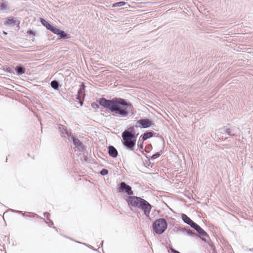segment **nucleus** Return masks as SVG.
<instances>
[{
	"instance_id": "obj_1",
	"label": "nucleus",
	"mask_w": 253,
	"mask_h": 253,
	"mask_svg": "<svg viewBox=\"0 0 253 253\" xmlns=\"http://www.w3.org/2000/svg\"><path fill=\"white\" fill-rule=\"evenodd\" d=\"M98 102L100 106L109 110L115 117L127 118L130 113L132 114L133 106L127 99L120 97L107 99L101 97Z\"/></svg>"
},
{
	"instance_id": "obj_2",
	"label": "nucleus",
	"mask_w": 253,
	"mask_h": 253,
	"mask_svg": "<svg viewBox=\"0 0 253 253\" xmlns=\"http://www.w3.org/2000/svg\"><path fill=\"white\" fill-rule=\"evenodd\" d=\"M154 125L153 121L147 118L137 121L135 126H130L122 133V143L129 151H133L135 147L136 138L138 133H136L134 127L148 128Z\"/></svg>"
},
{
	"instance_id": "obj_3",
	"label": "nucleus",
	"mask_w": 253,
	"mask_h": 253,
	"mask_svg": "<svg viewBox=\"0 0 253 253\" xmlns=\"http://www.w3.org/2000/svg\"><path fill=\"white\" fill-rule=\"evenodd\" d=\"M153 230L158 235L163 234L168 227L167 220L164 218L156 220L152 224Z\"/></svg>"
},
{
	"instance_id": "obj_4",
	"label": "nucleus",
	"mask_w": 253,
	"mask_h": 253,
	"mask_svg": "<svg viewBox=\"0 0 253 253\" xmlns=\"http://www.w3.org/2000/svg\"><path fill=\"white\" fill-rule=\"evenodd\" d=\"M138 205V207L136 208L142 210L144 212V215L146 217H149L152 208V205L148 201L142 198Z\"/></svg>"
},
{
	"instance_id": "obj_5",
	"label": "nucleus",
	"mask_w": 253,
	"mask_h": 253,
	"mask_svg": "<svg viewBox=\"0 0 253 253\" xmlns=\"http://www.w3.org/2000/svg\"><path fill=\"white\" fill-rule=\"evenodd\" d=\"M138 205V207L136 208L142 210L144 212V215L146 217H149L152 208V205L148 201L142 198Z\"/></svg>"
},
{
	"instance_id": "obj_6",
	"label": "nucleus",
	"mask_w": 253,
	"mask_h": 253,
	"mask_svg": "<svg viewBox=\"0 0 253 253\" xmlns=\"http://www.w3.org/2000/svg\"><path fill=\"white\" fill-rule=\"evenodd\" d=\"M138 205V207L136 208L142 210L144 212V215L146 217H149L152 208V205L148 201L142 198Z\"/></svg>"
},
{
	"instance_id": "obj_7",
	"label": "nucleus",
	"mask_w": 253,
	"mask_h": 253,
	"mask_svg": "<svg viewBox=\"0 0 253 253\" xmlns=\"http://www.w3.org/2000/svg\"><path fill=\"white\" fill-rule=\"evenodd\" d=\"M138 205V207L136 208L142 210L144 212V215L146 217H149L152 208V205L148 201L142 198Z\"/></svg>"
},
{
	"instance_id": "obj_8",
	"label": "nucleus",
	"mask_w": 253,
	"mask_h": 253,
	"mask_svg": "<svg viewBox=\"0 0 253 253\" xmlns=\"http://www.w3.org/2000/svg\"><path fill=\"white\" fill-rule=\"evenodd\" d=\"M117 190L118 192L126 193L128 196L133 195V192L132 190L131 187L124 181L120 183L119 186L117 188Z\"/></svg>"
},
{
	"instance_id": "obj_9",
	"label": "nucleus",
	"mask_w": 253,
	"mask_h": 253,
	"mask_svg": "<svg viewBox=\"0 0 253 253\" xmlns=\"http://www.w3.org/2000/svg\"><path fill=\"white\" fill-rule=\"evenodd\" d=\"M141 198L140 197L131 195L130 196H128L126 201L129 206L136 208L138 207L139 202L141 200Z\"/></svg>"
},
{
	"instance_id": "obj_10",
	"label": "nucleus",
	"mask_w": 253,
	"mask_h": 253,
	"mask_svg": "<svg viewBox=\"0 0 253 253\" xmlns=\"http://www.w3.org/2000/svg\"><path fill=\"white\" fill-rule=\"evenodd\" d=\"M221 129L223 130L224 133L231 136H237L239 131V127L236 126H232L231 128H229L227 126H224Z\"/></svg>"
},
{
	"instance_id": "obj_11",
	"label": "nucleus",
	"mask_w": 253,
	"mask_h": 253,
	"mask_svg": "<svg viewBox=\"0 0 253 253\" xmlns=\"http://www.w3.org/2000/svg\"><path fill=\"white\" fill-rule=\"evenodd\" d=\"M191 227L195 230L201 236L207 237L209 239V236L207 232L195 222L193 223V224L192 225Z\"/></svg>"
},
{
	"instance_id": "obj_12",
	"label": "nucleus",
	"mask_w": 253,
	"mask_h": 253,
	"mask_svg": "<svg viewBox=\"0 0 253 253\" xmlns=\"http://www.w3.org/2000/svg\"><path fill=\"white\" fill-rule=\"evenodd\" d=\"M10 10V8L8 1L2 0L1 2H0V11L9 12Z\"/></svg>"
},
{
	"instance_id": "obj_13",
	"label": "nucleus",
	"mask_w": 253,
	"mask_h": 253,
	"mask_svg": "<svg viewBox=\"0 0 253 253\" xmlns=\"http://www.w3.org/2000/svg\"><path fill=\"white\" fill-rule=\"evenodd\" d=\"M71 138H72L73 143L75 147H77L79 150L82 151L84 150V146L80 140L76 138L74 135H72Z\"/></svg>"
},
{
	"instance_id": "obj_14",
	"label": "nucleus",
	"mask_w": 253,
	"mask_h": 253,
	"mask_svg": "<svg viewBox=\"0 0 253 253\" xmlns=\"http://www.w3.org/2000/svg\"><path fill=\"white\" fill-rule=\"evenodd\" d=\"M58 129L62 134V136H63V134H66L67 136H71L72 135V133L68 131L66 127L62 125H58Z\"/></svg>"
},
{
	"instance_id": "obj_15",
	"label": "nucleus",
	"mask_w": 253,
	"mask_h": 253,
	"mask_svg": "<svg viewBox=\"0 0 253 253\" xmlns=\"http://www.w3.org/2000/svg\"><path fill=\"white\" fill-rule=\"evenodd\" d=\"M108 154L109 156L112 158H116L118 155L117 150L112 145L108 147Z\"/></svg>"
},
{
	"instance_id": "obj_16",
	"label": "nucleus",
	"mask_w": 253,
	"mask_h": 253,
	"mask_svg": "<svg viewBox=\"0 0 253 253\" xmlns=\"http://www.w3.org/2000/svg\"><path fill=\"white\" fill-rule=\"evenodd\" d=\"M14 70L16 73V74L18 75H21L23 74L25 72V68L24 66L21 64H19L16 66Z\"/></svg>"
},
{
	"instance_id": "obj_17",
	"label": "nucleus",
	"mask_w": 253,
	"mask_h": 253,
	"mask_svg": "<svg viewBox=\"0 0 253 253\" xmlns=\"http://www.w3.org/2000/svg\"><path fill=\"white\" fill-rule=\"evenodd\" d=\"M155 134L156 133H155L153 131H146L144 134L141 135V137L143 139V141H144L148 138H150L154 136Z\"/></svg>"
},
{
	"instance_id": "obj_18",
	"label": "nucleus",
	"mask_w": 253,
	"mask_h": 253,
	"mask_svg": "<svg viewBox=\"0 0 253 253\" xmlns=\"http://www.w3.org/2000/svg\"><path fill=\"white\" fill-rule=\"evenodd\" d=\"M181 218L184 223L190 225V226H191L193 224V223L194 222L187 215L184 213H182L181 214Z\"/></svg>"
},
{
	"instance_id": "obj_19",
	"label": "nucleus",
	"mask_w": 253,
	"mask_h": 253,
	"mask_svg": "<svg viewBox=\"0 0 253 253\" xmlns=\"http://www.w3.org/2000/svg\"><path fill=\"white\" fill-rule=\"evenodd\" d=\"M57 35L59 36V38L60 39H67L70 37L68 34H67L64 31H62L60 30L59 32L58 33V34Z\"/></svg>"
},
{
	"instance_id": "obj_20",
	"label": "nucleus",
	"mask_w": 253,
	"mask_h": 253,
	"mask_svg": "<svg viewBox=\"0 0 253 253\" xmlns=\"http://www.w3.org/2000/svg\"><path fill=\"white\" fill-rule=\"evenodd\" d=\"M51 87L54 90H58L59 87V83L57 80H53L50 83Z\"/></svg>"
},
{
	"instance_id": "obj_21",
	"label": "nucleus",
	"mask_w": 253,
	"mask_h": 253,
	"mask_svg": "<svg viewBox=\"0 0 253 253\" xmlns=\"http://www.w3.org/2000/svg\"><path fill=\"white\" fill-rule=\"evenodd\" d=\"M40 22L47 30H48L52 25L48 21L42 18H40Z\"/></svg>"
},
{
	"instance_id": "obj_22",
	"label": "nucleus",
	"mask_w": 253,
	"mask_h": 253,
	"mask_svg": "<svg viewBox=\"0 0 253 253\" xmlns=\"http://www.w3.org/2000/svg\"><path fill=\"white\" fill-rule=\"evenodd\" d=\"M84 88H85V85H84V83H82L80 86L79 89L78 90V94H80L81 95H83V97L84 96Z\"/></svg>"
},
{
	"instance_id": "obj_23",
	"label": "nucleus",
	"mask_w": 253,
	"mask_h": 253,
	"mask_svg": "<svg viewBox=\"0 0 253 253\" xmlns=\"http://www.w3.org/2000/svg\"><path fill=\"white\" fill-rule=\"evenodd\" d=\"M15 22L16 20L14 18H8L4 22V25H10L12 24L15 23Z\"/></svg>"
},
{
	"instance_id": "obj_24",
	"label": "nucleus",
	"mask_w": 253,
	"mask_h": 253,
	"mask_svg": "<svg viewBox=\"0 0 253 253\" xmlns=\"http://www.w3.org/2000/svg\"><path fill=\"white\" fill-rule=\"evenodd\" d=\"M127 4V2L125 1H119L116 3H114L112 4L113 7H121L124 6Z\"/></svg>"
},
{
	"instance_id": "obj_25",
	"label": "nucleus",
	"mask_w": 253,
	"mask_h": 253,
	"mask_svg": "<svg viewBox=\"0 0 253 253\" xmlns=\"http://www.w3.org/2000/svg\"><path fill=\"white\" fill-rule=\"evenodd\" d=\"M48 30L50 31L54 34H56L57 35V34H58V33L59 32L60 29L57 28L56 27H54L51 25L48 29Z\"/></svg>"
},
{
	"instance_id": "obj_26",
	"label": "nucleus",
	"mask_w": 253,
	"mask_h": 253,
	"mask_svg": "<svg viewBox=\"0 0 253 253\" xmlns=\"http://www.w3.org/2000/svg\"><path fill=\"white\" fill-rule=\"evenodd\" d=\"M186 235L192 237L197 236V234L196 233H195L192 230H190L189 228L187 229Z\"/></svg>"
},
{
	"instance_id": "obj_27",
	"label": "nucleus",
	"mask_w": 253,
	"mask_h": 253,
	"mask_svg": "<svg viewBox=\"0 0 253 253\" xmlns=\"http://www.w3.org/2000/svg\"><path fill=\"white\" fill-rule=\"evenodd\" d=\"M161 155V152H157L155 154H153L151 157V159L152 160H154L156 159H157V158L159 157Z\"/></svg>"
},
{
	"instance_id": "obj_28",
	"label": "nucleus",
	"mask_w": 253,
	"mask_h": 253,
	"mask_svg": "<svg viewBox=\"0 0 253 253\" xmlns=\"http://www.w3.org/2000/svg\"><path fill=\"white\" fill-rule=\"evenodd\" d=\"M99 105H100L98 102L97 101V102H92L91 103V107L93 108V109H98L99 108Z\"/></svg>"
},
{
	"instance_id": "obj_29",
	"label": "nucleus",
	"mask_w": 253,
	"mask_h": 253,
	"mask_svg": "<svg viewBox=\"0 0 253 253\" xmlns=\"http://www.w3.org/2000/svg\"><path fill=\"white\" fill-rule=\"evenodd\" d=\"M108 173V170L105 169H102L101 170V171H100V174L102 176L107 175Z\"/></svg>"
},
{
	"instance_id": "obj_30",
	"label": "nucleus",
	"mask_w": 253,
	"mask_h": 253,
	"mask_svg": "<svg viewBox=\"0 0 253 253\" xmlns=\"http://www.w3.org/2000/svg\"><path fill=\"white\" fill-rule=\"evenodd\" d=\"M143 142L144 141H143V139H142L141 142H140V143H138V147L140 149H143Z\"/></svg>"
},
{
	"instance_id": "obj_31",
	"label": "nucleus",
	"mask_w": 253,
	"mask_h": 253,
	"mask_svg": "<svg viewBox=\"0 0 253 253\" xmlns=\"http://www.w3.org/2000/svg\"><path fill=\"white\" fill-rule=\"evenodd\" d=\"M179 230L180 231H181L183 234L186 235L187 229L181 228V229H179Z\"/></svg>"
},
{
	"instance_id": "obj_32",
	"label": "nucleus",
	"mask_w": 253,
	"mask_h": 253,
	"mask_svg": "<svg viewBox=\"0 0 253 253\" xmlns=\"http://www.w3.org/2000/svg\"><path fill=\"white\" fill-rule=\"evenodd\" d=\"M27 33L29 35H33V36H35V32L32 30H28Z\"/></svg>"
},
{
	"instance_id": "obj_33",
	"label": "nucleus",
	"mask_w": 253,
	"mask_h": 253,
	"mask_svg": "<svg viewBox=\"0 0 253 253\" xmlns=\"http://www.w3.org/2000/svg\"><path fill=\"white\" fill-rule=\"evenodd\" d=\"M84 97H83V98L81 100H79L77 101L78 104H79L80 106H82L84 103Z\"/></svg>"
},
{
	"instance_id": "obj_34",
	"label": "nucleus",
	"mask_w": 253,
	"mask_h": 253,
	"mask_svg": "<svg viewBox=\"0 0 253 253\" xmlns=\"http://www.w3.org/2000/svg\"><path fill=\"white\" fill-rule=\"evenodd\" d=\"M49 213L48 212H46L44 213V217H45L47 220H50V219L49 218Z\"/></svg>"
},
{
	"instance_id": "obj_35",
	"label": "nucleus",
	"mask_w": 253,
	"mask_h": 253,
	"mask_svg": "<svg viewBox=\"0 0 253 253\" xmlns=\"http://www.w3.org/2000/svg\"><path fill=\"white\" fill-rule=\"evenodd\" d=\"M82 95H80V94H77V95H76V98L77 100H81V99H82V98H83L82 97Z\"/></svg>"
},
{
	"instance_id": "obj_36",
	"label": "nucleus",
	"mask_w": 253,
	"mask_h": 253,
	"mask_svg": "<svg viewBox=\"0 0 253 253\" xmlns=\"http://www.w3.org/2000/svg\"><path fill=\"white\" fill-rule=\"evenodd\" d=\"M12 211H15V212H18V213H20V212H21V211H14V210H12Z\"/></svg>"
},
{
	"instance_id": "obj_37",
	"label": "nucleus",
	"mask_w": 253,
	"mask_h": 253,
	"mask_svg": "<svg viewBox=\"0 0 253 253\" xmlns=\"http://www.w3.org/2000/svg\"><path fill=\"white\" fill-rule=\"evenodd\" d=\"M202 240H203V241H205V242H207V241L206 239L203 238V239H202Z\"/></svg>"
},
{
	"instance_id": "obj_38",
	"label": "nucleus",
	"mask_w": 253,
	"mask_h": 253,
	"mask_svg": "<svg viewBox=\"0 0 253 253\" xmlns=\"http://www.w3.org/2000/svg\"><path fill=\"white\" fill-rule=\"evenodd\" d=\"M148 166H149L151 164V162L149 160H148Z\"/></svg>"
},
{
	"instance_id": "obj_39",
	"label": "nucleus",
	"mask_w": 253,
	"mask_h": 253,
	"mask_svg": "<svg viewBox=\"0 0 253 253\" xmlns=\"http://www.w3.org/2000/svg\"><path fill=\"white\" fill-rule=\"evenodd\" d=\"M49 222L51 223L52 225L53 224V223L51 220H50Z\"/></svg>"
},
{
	"instance_id": "obj_40",
	"label": "nucleus",
	"mask_w": 253,
	"mask_h": 253,
	"mask_svg": "<svg viewBox=\"0 0 253 253\" xmlns=\"http://www.w3.org/2000/svg\"><path fill=\"white\" fill-rule=\"evenodd\" d=\"M103 241H102V242H101V247L103 246Z\"/></svg>"
}]
</instances>
